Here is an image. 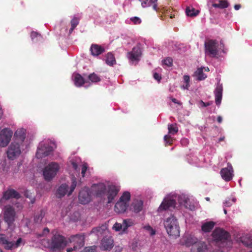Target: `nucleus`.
<instances>
[{
    "label": "nucleus",
    "instance_id": "nucleus-1",
    "mask_svg": "<svg viewBox=\"0 0 252 252\" xmlns=\"http://www.w3.org/2000/svg\"><path fill=\"white\" fill-rule=\"evenodd\" d=\"M48 248L51 252H61L66 246V242L64 236L55 234L48 241Z\"/></svg>",
    "mask_w": 252,
    "mask_h": 252
},
{
    "label": "nucleus",
    "instance_id": "nucleus-2",
    "mask_svg": "<svg viewBox=\"0 0 252 252\" xmlns=\"http://www.w3.org/2000/svg\"><path fill=\"white\" fill-rule=\"evenodd\" d=\"M164 227L168 234L175 238L180 235V227L176 218L172 216L166 219L164 222Z\"/></svg>",
    "mask_w": 252,
    "mask_h": 252
},
{
    "label": "nucleus",
    "instance_id": "nucleus-3",
    "mask_svg": "<svg viewBox=\"0 0 252 252\" xmlns=\"http://www.w3.org/2000/svg\"><path fill=\"white\" fill-rule=\"evenodd\" d=\"M60 169L58 163L52 162L45 166L43 174L45 180L50 181L55 177Z\"/></svg>",
    "mask_w": 252,
    "mask_h": 252
},
{
    "label": "nucleus",
    "instance_id": "nucleus-4",
    "mask_svg": "<svg viewBox=\"0 0 252 252\" xmlns=\"http://www.w3.org/2000/svg\"><path fill=\"white\" fill-rule=\"evenodd\" d=\"M16 215L15 209L12 206L10 205L5 206L3 209V220L9 226L14 222Z\"/></svg>",
    "mask_w": 252,
    "mask_h": 252
},
{
    "label": "nucleus",
    "instance_id": "nucleus-5",
    "mask_svg": "<svg viewBox=\"0 0 252 252\" xmlns=\"http://www.w3.org/2000/svg\"><path fill=\"white\" fill-rule=\"evenodd\" d=\"M54 148L47 143H40L37 148L36 157L37 158H42L50 155L53 151Z\"/></svg>",
    "mask_w": 252,
    "mask_h": 252
},
{
    "label": "nucleus",
    "instance_id": "nucleus-6",
    "mask_svg": "<svg viewBox=\"0 0 252 252\" xmlns=\"http://www.w3.org/2000/svg\"><path fill=\"white\" fill-rule=\"evenodd\" d=\"M20 144L16 141L11 143L7 151V157L9 159H14L20 155L21 153Z\"/></svg>",
    "mask_w": 252,
    "mask_h": 252
},
{
    "label": "nucleus",
    "instance_id": "nucleus-7",
    "mask_svg": "<svg viewBox=\"0 0 252 252\" xmlns=\"http://www.w3.org/2000/svg\"><path fill=\"white\" fill-rule=\"evenodd\" d=\"M13 132L9 128H5L0 132V147H6L11 140Z\"/></svg>",
    "mask_w": 252,
    "mask_h": 252
},
{
    "label": "nucleus",
    "instance_id": "nucleus-8",
    "mask_svg": "<svg viewBox=\"0 0 252 252\" xmlns=\"http://www.w3.org/2000/svg\"><path fill=\"white\" fill-rule=\"evenodd\" d=\"M213 238L216 242H225L230 237L228 232L224 230L216 228L212 233Z\"/></svg>",
    "mask_w": 252,
    "mask_h": 252
},
{
    "label": "nucleus",
    "instance_id": "nucleus-9",
    "mask_svg": "<svg viewBox=\"0 0 252 252\" xmlns=\"http://www.w3.org/2000/svg\"><path fill=\"white\" fill-rule=\"evenodd\" d=\"M206 53L210 57H215L218 54V42L214 40H209L205 43Z\"/></svg>",
    "mask_w": 252,
    "mask_h": 252
},
{
    "label": "nucleus",
    "instance_id": "nucleus-10",
    "mask_svg": "<svg viewBox=\"0 0 252 252\" xmlns=\"http://www.w3.org/2000/svg\"><path fill=\"white\" fill-rule=\"evenodd\" d=\"M85 236L82 234H77L71 236L69 238V242L72 244L74 250L79 249L84 246Z\"/></svg>",
    "mask_w": 252,
    "mask_h": 252
},
{
    "label": "nucleus",
    "instance_id": "nucleus-11",
    "mask_svg": "<svg viewBox=\"0 0 252 252\" xmlns=\"http://www.w3.org/2000/svg\"><path fill=\"white\" fill-rule=\"evenodd\" d=\"M21 197L20 193L12 189H8L6 190L3 192L2 196L0 199L1 204L4 203L5 200H8L11 198L19 199Z\"/></svg>",
    "mask_w": 252,
    "mask_h": 252
},
{
    "label": "nucleus",
    "instance_id": "nucleus-12",
    "mask_svg": "<svg viewBox=\"0 0 252 252\" xmlns=\"http://www.w3.org/2000/svg\"><path fill=\"white\" fill-rule=\"evenodd\" d=\"M198 239L194 235L190 234H185L180 239V243L182 245L186 247H189L193 245L195 246Z\"/></svg>",
    "mask_w": 252,
    "mask_h": 252
},
{
    "label": "nucleus",
    "instance_id": "nucleus-13",
    "mask_svg": "<svg viewBox=\"0 0 252 252\" xmlns=\"http://www.w3.org/2000/svg\"><path fill=\"white\" fill-rule=\"evenodd\" d=\"M227 167L223 168L220 171L222 178L226 182H229L232 179L233 176V167L230 163H228Z\"/></svg>",
    "mask_w": 252,
    "mask_h": 252
},
{
    "label": "nucleus",
    "instance_id": "nucleus-14",
    "mask_svg": "<svg viewBox=\"0 0 252 252\" xmlns=\"http://www.w3.org/2000/svg\"><path fill=\"white\" fill-rule=\"evenodd\" d=\"M92 193L96 197H102L106 192V187L104 184H94L92 187Z\"/></svg>",
    "mask_w": 252,
    "mask_h": 252
},
{
    "label": "nucleus",
    "instance_id": "nucleus-15",
    "mask_svg": "<svg viewBox=\"0 0 252 252\" xmlns=\"http://www.w3.org/2000/svg\"><path fill=\"white\" fill-rule=\"evenodd\" d=\"M114 246V241L111 236L104 237L100 243V248L102 251H110Z\"/></svg>",
    "mask_w": 252,
    "mask_h": 252
},
{
    "label": "nucleus",
    "instance_id": "nucleus-16",
    "mask_svg": "<svg viewBox=\"0 0 252 252\" xmlns=\"http://www.w3.org/2000/svg\"><path fill=\"white\" fill-rule=\"evenodd\" d=\"M141 54L140 47L136 46L132 48L131 52L127 53V57L132 62L138 61Z\"/></svg>",
    "mask_w": 252,
    "mask_h": 252
},
{
    "label": "nucleus",
    "instance_id": "nucleus-17",
    "mask_svg": "<svg viewBox=\"0 0 252 252\" xmlns=\"http://www.w3.org/2000/svg\"><path fill=\"white\" fill-rule=\"evenodd\" d=\"M120 190V187L115 185L108 186L107 190L108 203H110L114 199Z\"/></svg>",
    "mask_w": 252,
    "mask_h": 252
},
{
    "label": "nucleus",
    "instance_id": "nucleus-18",
    "mask_svg": "<svg viewBox=\"0 0 252 252\" xmlns=\"http://www.w3.org/2000/svg\"><path fill=\"white\" fill-rule=\"evenodd\" d=\"M176 205V201L174 199H164L158 208V211H165L171 208H174Z\"/></svg>",
    "mask_w": 252,
    "mask_h": 252
},
{
    "label": "nucleus",
    "instance_id": "nucleus-19",
    "mask_svg": "<svg viewBox=\"0 0 252 252\" xmlns=\"http://www.w3.org/2000/svg\"><path fill=\"white\" fill-rule=\"evenodd\" d=\"M78 198L82 204H87L90 201L91 195L88 189H84L80 191Z\"/></svg>",
    "mask_w": 252,
    "mask_h": 252
},
{
    "label": "nucleus",
    "instance_id": "nucleus-20",
    "mask_svg": "<svg viewBox=\"0 0 252 252\" xmlns=\"http://www.w3.org/2000/svg\"><path fill=\"white\" fill-rule=\"evenodd\" d=\"M90 50L92 55L94 57L98 56L105 52L104 47L96 44H92Z\"/></svg>",
    "mask_w": 252,
    "mask_h": 252
},
{
    "label": "nucleus",
    "instance_id": "nucleus-21",
    "mask_svg": "<svg viewBox=\"0 0 252 252\" xmlns=\"http://www.w3.org/2000/svg\"><path fill=\"white\" fill-rule=\"evenodd\" d=\"M26 137L25 130L24 129H17L14 133V141L22 144Z\"/></svg>",
    "mask_w": 252,
    "mask_h": 252
},
{
    "label": "nucleus",
    "instance_id": "nucleus-22",
    "mask_svg": "<svg viewBox=\"0 0 252 252\" xmlns=\"http://www.w3.org/2000/svg\"><path fill=\"white\" fill-rule=\"evenodd\" d=\"M128 206V203L119 200L115 205V211L118 213H124L126 211Z\"/></svg>",
    "mask_w": 252,
    "mask_h": 252
},
{
    "label": "nucleus",
    "instance_id": "nucleus-23",
    "mask_svg": "<svg viewBox=\"0 0 252 252\" xmlns=\"http://www.w3.org/2000/svg\"><path fill=\"white\" fill-rule=\"evenodd\" d=\"M215 101L217 105H220L222 99V85H218L215 91Z\"/></svg>",
    "mask_w": 252,
    "mask_h": 252
},
{
    "label": "nucleus",
    "instance_id": "nucleus-24",
    "mask_svg": "<svg viewBox=\"0 0 252 252\" xmlns=\"http://www.w3.org/2000/svg\"><path fill=\"white\" fill-rule=\"evenodd\" d=\"M68 189V186L65 184H62L58 189L56 196L58 198H61L64 196L67 192Z\"/></svg>",
    "mask_w": 252,
    "mask_h": 252
},
{
    "label": "nucleus",
    "instance_id": "nucleus-25",
    "mask_svg": "<svg viewBox=\"0 0 252 252\" xmlns=\"http://www.w3.org/2000/svg\"><path fill=\"white\" fill-rule=\"evenodd\" d=\"M197 252H210L206 242L198 241L195 246Z\"/></svg>",
    "mask_w": 252,
    "mask_h": 252
},
{
    "label": "nucleus",
    "instance_id": "nucleus-26",
    "mask_svg": "<svg viewBox=\"0 0 252 252\" xmlns=\"http://www.w3.org/2000/svg\"><path fill=\"white\" fill-rule=\"evenodd\" d=\"M240 241L245 246L252 248V236L249 234L243 235L240 238Z\"/></svg>",
    "mask_w": 252,
    "mask_h": 252
},
{
    "label": "nucleus",
    "instance_id": "nucleus-27",
    "mask_svg": "<svg viewBox=\"0 0 252 252\" xmlns=\"http://www.w3.org/2000/svg\"><path fill=\"white\" fill-rule=\"evenodd\" d=\"M73 80L74 85L77 87H81L86 82L83 77L78 73L75 74Z\"/></svg>",
    "mask_w": 252,
    "mask_h": 252
},
{
    "label": "nucleus",
    "instance_id": "nucleus-28",
    "mask_svg": "<svg viewBox=\"0 0 252 252\" xmlns=\"http://www.w3.org/2000/svg\"><path fill=\"white\" fill-rule=\"evenodd\" d=\"M215 223L213 221H208L204 223L201 226V230L204 232H210L215 226Z\"/></svg>",
    "mask_w": 252,
    "mask_h": 252
},
{
    "label": "nucleus",
    "instance_id": "nucleus-29",
    "mask_svg": "<svg viewBox=\"0 0 252 252\" xmlns=\"http://www.w3.org/2000/svg\"><path fill=\"white\" fill-rule=\"evenodd\" d=\"M106 63L109 66H113L116 63L115 58L113 54L109 52L106 55Z\"/></svg>",
    "mask_w": 252,
    "mask_h": 252
},
{
    "label": "nucleus",
    "instance_id": "nucleus-30",
    "mask_svg": "<svg viewBox=\"0 0 252 252\" xmlns=\"http://www.w3.org/2000/svg\"><path fill=\"white\" fill-rule=\"evenodd\" d=\"M203 69L204 67L198 68L194 72V76L197 77V79L198 81L204 80L207 77V75L203 73Z\"/></svg>",
    "mask_w": 252,
    "mask_h": 252
},
{
    "label": "nucleus",
    "instance_id": "nucleus-31",
    "mask_svg": "<svg viewBox=\"0 0 252 252\" xmlns=\"http://www.w3.org/2000/svg\"><path fill=\"white\" fill-rule=\"evenodd\" d=\"M186 13L188 16L195 17L199 14V11L196 10L193 7L188 6L186 9Z\"/></svg>",
    "mask_w": 252,
    "mask_h": 252
},
{
    "label": "nucleus",
    "instance_id": "nucleus-32",
    "mask_svg": "<svg viewBox=\"0 0 252 252\" xmlns=\"http://www.w3.org/2000/svg\"><path fill=\"white\" fill-rule=\"evenodd\" d=\"M143 202L141 200H137L133 203V210L136 213L140 212L143 208Z\"/></svg>",
    "mask_w": 252,
    "mask_h": 252
},
{
    "label": "nucleus",
    "instance_id": "nucleus-33",
    "mask_svg": "<svg viewBox=\"0 0 252 252\" xmlns=\"http://www.w3.org/2000/svg\"><path fill=\"white\" fill-rule=\"evenodd\" d=\"M229 5L228 2L225 0H220L219 3H213L212 6L215 8L223 9L227 8Z\"/></svg>",
    "mask_w": 252,
    "mask_h": 252
},
{
    "label": "nucleus",
    "instance_id": "nucleus-34",
    "mask_svg": "<svg viewBox=\"0 0 252 252\" xmlns=\"http://www.w3.org/2000/svg\"><path fill=\"white\" fill-rule=\"evenodd\" d=\"M45 215L43 210H41L40 211L35 214L34 216V221L35 223H39L41 222L43 218Z\"/></svg>",
    "mask_w": 252,
    "mask_h": 252
},
{
    "label": "nucleus",
    "instance_id": "nucleus-35",
    "mask_svg": "<svg viewBox=\"0 0 252 252\" xmlns=\"http://www.w3.org/2000/svg\"><path fill=\"white\" fill-rule=\"evenodd\" d=\"M130 199V194L128 191H125L120 198V200L128 204Z\"/></svg>",
    "mask_w": 252,
    "mask_h": 252
},
{
    "label": "nucleus",
    "instance_id": "nucleus-36",
    "mask_svg": "<svg viewBox=\"0 0 252 252\" xmlns=\"http://www.w3.org/2000/svg\"><path fill=\"white\" fill-rule=\"evenodd\" d=\"M168 129L169 133L173 135H174L178 131V128L176 124L168 125Z\"/></svg>",
    "mask_w": 252,
    "mask_h": 252
},
{
    "label": "nucleus",
    "instance_id": "nucleus-37",
    "mask_svg": "<svg viewBox=\"0 0 252 252\" xmlns=\"http://www.w3.org/2000/svg\"><path fill=\"white\" fill-rule=\"evenodd\" d=\"M88 79L93 83H97L101 80L100 78L94 73L90 74L88 76Z\"/></svg>",
    "mask_w": 252,
    "mask_h": 252
},
{
    "label": "nucleus",
    "instance_id": "nucleus-38",
    "mask_svg": "<svg viewBox=\"0 0 252 252\" xmlns=\"http://www.w3.org/2000/svg\"><path fill=\"white\" fill-rule=\"evenodd\" d=\"M123 223L124 231H125L128 227L132 226L133 224L132 220L130 219L123 220Z\"/></svg>",
    "mask_w": 252,
    "mask_h": 252
},
{
    "label": "nucleus",
    "instance_id": "nucleus-39",
    "mask_svg": "<svg viewBox=\"0 0 252 252\" xmlns=\"http://www.w3.org/2000/svg\"><path fill=\"white\" fill-rule=\"evenodd\" d=\"M157 0H147L146 3L149 6L152 5L153 9L158 11V9H159V8H157V5L156 3Z\"/></svg>",
    "mask_w": 252,
    "mask_h": 252
},
{
    "label": "nucleus",
    "instance_id": "nucleus-40",
    "mask_svg": "<svg viewBox=\"0 0 252 252\" xmlns=\"http://www.w3.org/2000/svg\"><path fill=\"white\" fill-rule=\"evenodd\" d=\"M76 185H77V182L76 181V179L74 178L72 180V184L70 188V190L68 192V196L71 194V193H72V192L74 191V189H75Z\"/></svg>",
    "mask_w": 252,
    "mask_h": 252
},
{
    "label": "nucleus",
    "instance_id": "nucleus-41",
    "mask_svg": "<svg viewBox=\"0 0 252 252\" xmlns=\"http://www.w3.org/2000/svg\"><path fill=\"white\" fill-rule=\"evenodd\" d=\"M79 18L76 17H74L70 22L71 27H72L73 28H76L77 26L79 24Z\"/></svg>",
    "mask_w": 252,
    "mask_h": 252
},
{
    "label": "nucleus",
    "instance_id": "nucleus-42",
    "mask_svg": "<svg viewBox=\"0 0 252 252\" xmlns=\"http://www.w3.org/2000/svg\"><path fill=\"white\" fill-rule=\"evenodd\" d=\"M96 248L95 246L87 247L83 249L82 252H95Z\"/></svg>",
    "mask_w": 252,
    "mask_h": 252
},
{
    "label": "nucleus",
    "instance_id": "nucleus-43",
    "mask_svg": "<svg viewBox=\"0 0 252 252\" xmlns=\"http://www.w3.org/2000/svg\"><path fill=\"white\" fill-rule=\"evenodd\" d=\"M162 62L165 65L169 67L171 66L173 64V60L170 57L166 58Z\"/></svg>",
    "mask_w": 252,
    "mask_h": 252
},
{
    "label": "nucleus",
    "instance_id": "nucleus-44",
    "mask_svg": "<svg viewBox=\"0 0 252 252\" xmlns=\"http://www.w3.org/2000/svg\"><path fill=\"white\" fill-rule=\"evenodd\" d=\"M164 140L166 144H168L169 145L172 144L173 138L169 135H165L164 136Z\"/></svg>",
    "mask_w": 252,
    "mask_h": 252
},
{
    "label": "nucleus",
    "instance_id": "nucleus-45",
    "mask_svg": "<svg viewBox=\"0 0 252 252\" xmlns=\"http://www.w3.org/2000/svg\"><path fill=\"white\" fill-rule=\"evenodd\" d=\"M113 228L117 231L122 229L124 230L123 223L122 224L117 222L115 223L113 225Z\"/></svg>",
    "mask_w": 252,
    "mask_h": 252
},
{
    "label": "nucleus",
    "instance_id": "nucleus-46",
    "mask_svg": "<svg viewBox=\"0 0 252 252\" xmlns=\"http://www.w3.org/2000/svg\"><path fill=\"white\" fill-rule=\"evenodd\" d=\"M144 229L148 231L150 235L153 236L155 234V230L153 229V228L150 225H147L144 226Z\"/></svg>",
    "mask_w": 252,
    "mask_h": 252
},
{
    "label": "nucleus",
    "instance_id": "nucleus-47",
    "mask_svg": "<svg viewBox=\"0 0 252 252\" xmlns=\"http://www.w3.org/2000/svg\"><path fill=\"white\" fill-rule=\"evenodd\" d=\"M130 21L135 25L140 24L141 23V20L138 17H133L131 18Z\"/></svg>",
    "mask_w": 252,
    "mask_h": 252
},
{
    "label": "nucleus",
    "instance_id": "nucleus-48",
    "mask_svg": "<svg viewBox=\"0 0 252 252\" xmlns=\"http://www.w3.org/2000/svg\"><path fill=\"white\" fill-rule=\"evenodd\" d=\"M5 248L7 250H11L13 247L14 244L12 242H9L7 241V243L5 244Z\"/></svg>",
    "mask_w": 252,
    "mask_h": 252
},
{
    "label": "nucleus",
    "instance_id": "nucleus-49",
    "mask_svg": "<svg viewBox=\"0 0 252 252\" xmlns=\"http://www.w3.org/2000/svg\"><path fill=\"white\" fill-rule=\"evenodd\" d=\"M7 241L3 235H0V243L5 245L7 243Z\"/></svg>",
    "mask_w": 252,
    "mask_h": 252
},
{
    "label": "nucleus",
    "instance_id": "nucleus-50",
    "mask_svg": "<svg viewBox=\"0 0 252 252\" xmlns=\"http://www.w3.org/2000/svg\"><path fill=\"white\" fill-rule=\"evenodd\" d=\"M87 165L86 164H84L82 166V168H81V174H82V177H84L85 176V173L87 171Z\"/></svg>",
    "mask_w": 252,
    "mask_h": 252
},
{
    "label": "nucleus",
    "instance_id": "nucleus-51",
    "mask_svg": "<svg viewBox=\"0 0 252 252\" xmlns=\"http://www.w3.org/2000/svg\"><path fill=\"white\" fill-rule=\"evenodd\" d=\"M31 36L32 40H34V39L35 38H37L38 37L40 36V34H39L37 32H31Z\"/></svg>",
    "mask_w": 252,
    "mask_h": 252
},
{
    "label": "nucleus",
    "instance_id": "nucleus-52",
    "mask_svg": "<svg viewBox=\"0 0 252 252\" xmlns=\"http://www.w3.org/2000/svg\"><path fill=\"white\" fill-rule=\"evenodd\" d=\"M73 215L76 217V218H73L72 216L71 219L74 221H78L80 219L79 214L78 212H75L73 214Z\"/></svg>",
    "mask_w": 252,
    "mask_h": 252
},
{
    "label": "nucleus",
    "instance_id": "nucleus-53",
    "mask_svg": "<svg viewBox=\"0 0 252 252\" xmlns=\"http://www.w3.org/2000/svg\"><path fill=\"white\" fill-rule=\"evenodd\" d=\"M50 232V230L48 227H45L43 230V232L42 234L39 235L40 237H42L43 235H47Z\"/></svg>",
    "mask_w": 252,
    "mask_h": 252
},
{
    "label": "nucleus",
    "instance_id": "nucleus-54",
    "mask_svg": "<svg viewBox=\"0 0 252 252\" xmlns=\"http://www.w3.org/2000/svg\"><path fill=\"white\" fill-rule=\"evenodd\" d=\"M200 103L201 104L202 107H207L208 106L210 105L212 103V102H208L205 103L203 102L202 100H200Z\"/></svg>",
    "mask_w": 252,
    "mask_h": 252
},
{
    "label": "nucleus",
    "instance_id": "nucleus-55",
    "mask_svg": "<svg viewBox=\"0 0 252 252\" xmlns=\"http://www.w3.org/2000/svg\"><path fill=\"white\" fill-rule=\"evenodd\" d=\"M154 77L156 80L158 81H160V80L161 79V77L159 75V74L156 72L154 74Z\"/></svg>",
    "mask_w": 252,
    "mask_h": 252
},
{
    "label": "nucleus",
    "instance_id": "nucleus-56",
    "mask_svg": "<svg viewBox=\"0 0 252 252\" xmlns=\"http://www.w3.org/2000/svg\"><path fill=\"white\" fill-rule=\"evenodd\" d=\"M22 240V239L21 238H19L17 239V240L16 241V243L15 244L16 248H17V247H18L20 246V244L21 243Z\"/></svg>",
    "mask_w": 252,
    "mask_h": 252
},
{
    "label": "nucleus",
    "instance_id": "nucleus-57",
    "mask_svg": "<svg viewBox=\"0 0 252 252\" xmlns=\"http://www.w3.org/2000/svg\"><path fill=\"white\" fill-rule=\"evenodd\" d=\"M171 100L174 103L178 104L179 105H181L182 104V103L181 102L178 101L177 99L175 98H172Z\"/></svg>",
    "mask_w": 252,
    "mask_h": 252
},
{
    "label": "nucleus",
    "instance_id": "nucleus-58",
    "mask_svg": "<svg viewBox=\"0 0 252 252\" xmlns=\"http://www.w3.org/2000/svg\"><path fill=\"white\" fill-rule=\"evenodd\" d=\"M184 80L186 83H189V75H185L184 76Z\"/></svg>",
    "mask_w": 252,
    "mask_h": 252
},
{
    "label": "nucleus",
    "instance_id": "nucleus-59",
    "mask_svg": "<svg viewBox=\"0 0 252 252\" xmlns=\"http://www.w3.org/2000/svg\"><path fill=\"white\" fill-rule=\"evenodd\" d=\"M100 229H101V227L94 228L93 229L92 231L94 232L95 231H97V232H100Z\"/></svg>",
    "mask_w": 252,
    "mask_h": 252
},
{
    "label": "nucleus",
    "instance_id": "nucleus-60",
    "mask_svg": "<svg viewBox=\"0 0 252 252\" xmlns=\"http://www.w3.org/2000/svg\"><path fill=\"white\" fill-rule=\"evenodd\" d=\"M168 10L165 8V7H162L161 10H160V11L162 12V13H168V12H167Z\"/></svg>",
    "mask_w": 252,
    "mask_h": 252
},
{
    "label": "nucleus",
    "instance_id": "nucleus-61",
    "mask_svg": "<svg viewBox=\"0 0 252 252\" xmlns=\"http://www.w3.org/2000/svg\"><path fill=\"white\" fill-rule=\"evenodd\" d=\"M241 6L240 4H235L234 5V8L235 10H238L241 8Z\"/></svg>",
    "mask_w": 252,
    "mask_h": 252
},
{
    "label": "nucleus",
    "instance_id": "nucleus-62",
    "mask_svg": "<svg viewBox=\"0 0 252 252\" xmlns=\"http://www.w3.org/2000/svg\"><path fill=\"white\" fill-rule=\"evenodd\" d=\"M224 204L226 207H229L231 205V203H230L229 201H226Z\"/></svg>",
    "mask_w": 252,
    "mask_h": 252
},
{
    "label": "nucleus",
    "instance_id": "nucleus-63",
    "mask_svg": "<svg viewBox=\"0 0 252 252\" xmlns=\"http://www.w3.org/2000/svg\"><path fill=\"white\" fill-rule=\"evenodd\" d=\"M189 87V83H186L185 85H184L183 86L184 89H187L188 90Z\"/></svg>",
    "mask_w": 252,
    "mask_h": 252
},
{
    "label": "nucleus",
    "instance_id": "nucleus-64",
    "mask_svg": "<svg viewBox=\"0 0 252 252\" xmlns=\"http://www.w3.org/2000/svg\"><path fill=\"white\" fill-rule=\"evenodd\" d=\"M222 119L221 116H219L217 118V121L219 123H221L222 122Z\"/></svg>",
    "mask_w": 252,
    "mask_h": 252
}]
</instances>
